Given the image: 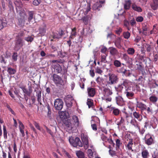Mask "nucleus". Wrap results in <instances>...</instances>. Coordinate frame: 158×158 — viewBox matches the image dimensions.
I'll list each match as a JSON object with an SVG mask.
<instances>
[{
    "mask_svg": "<svg viewBox=\"0 0 158 158\" xmlns=\"http://www.w3.org/2000/svg\"><path fill=\"white\" fill-rule=\"evenodd\" d=\"M14 3L16 6L17 12L20 16L19 19V25L21 27L23 26L25 21L27 19V16L25 11L23 8V4L20 0H16Z\"/></svg>",
    "mask_w": 158,
    "mask_h": 158,
    "instance_id": "1",
    "label": "nucleus"
},
{
    "mask_svg": "<svg viewBox=\"0 0 158 158\" xmlns=\"http://www.w3.org/2000/svg\"><path fill=\"white\" fill-rule=\"evenodd\" d=\"M54 69V72L57 73H60L62 75L65 74L67 72V68L64 66L63 68L59 64H53L52 65Z\"/></svg>",
    "mask_w": 158,
    "mask_h": 158,
    "instance_id": "2",
    "label": "nucleus"
},
{
    "mask_svg": "<svg viewBox=\"0 0 158 158\" xmlns=\"http://www.w3.org/2000/svg\"><path fill=\"white\" fill-rule=\"evenodd\" d=\"M109 80L107 83L109 85H112L117 84L118 81V76L115 74L109 73Z\"/></svg>",
    "mask_w": 158,
    "mask_h": 158,
    "instance_id": "3",
    "label": "nucleus"
},
{
    "mask_svg": "<svg viewBox=\"0 0 158 158\" xmlns=\"http://www.w3.org/2000/svg\"><path fill=\"white\" fill-rule=\"evenodd\" d=\"M144 140L145 143L148 146L152 145L155 143L154 136L149 133L145 135Z\"/></svg>",
    "mask_w": 158,
    "mask_h": 158,
    "instance_id": "4",
    "label": "nucleus"
},
{
    "mask_svg": "<svg viewBox=\"0 0 158 158\" xmlns=\"http://www.w3.org/2000/svg\"><path fill=\"white\" fill-rule=\"evenodd\" d=\"M81 139L85 149H87L89 147L88 138L87 133L84 132L81 133Z\"/></svg>",
    "mask_w": 158,
    "mask_h": 158,
    "instance_id": "5",
    "label": "nucleus"
},
{
    "mask_svg": "<svg viewBox=\"0 0 158 158\" xmlns=\"http://www.w3.org/2000/svg\"><path fill=\"white\" fill-rule=\"evenodd\" d=\"M54 106L56 110H61L63 106V102L62 100L60 98L56 99L54 102Z\"/></svg>",
    "mask_w": 158,
    "mask_h": 158,
    "instance_id": "6",
    "label": "nucleus"
},
{
    "mask_svg": "<svg viewBox=\"0 0 158 158\" xmlns=\"http://www.w3.org/2000/svg\"><path fill=\"white\" fill-rule=\"evenodd\" d=\"M53 80L55 84L57 85H63L64 83L61 77L58 75L54 74L52 75Z\"/></svg>",
    "mask_w": 158,
    "mask_h": 158,
    "instance_id": "7",
    "label": "nucleus"
},
{
    "mask_svg": "<svg viewBox=\"0 0 158 158\" xmlns=\"http://www.w3.org/2000/svg\"><path fill=\"white\" fill-rule=\"evenodd\" d=\"M24 44V41L20 38H18L15 43V50L17 51L19 50Z\"/></svg>",
    "mask_w": 158,
    "mask_h": 158,
    "instance_id": "8",
    "label": "nucleus"
},
{
    "mask_svg": "<svg viewBox=\"0 0 158 158\" xmlns=\"http://www.w3.org/2000/svg\"><path fill=\"white\" fill-rule=\"evenodd\" d=\"M64 100L68 107H70L72 106L73 98L71 95H68L66 96Z\"/></svg>",
    "mask_w": 158,
    "mask_h": 158,
    "instance_id": "9",
    "label": "nucleus"
},
{
    "mask_svg": "<svg viewBox=\"0 0 158 158\" xmlns=\"http://www.w3.org/2000/svg\"><path fill=\"white\" fill-rule=\"evenodd\" d=\"M131 87H127V88H126L125 91L124 92V94L129 99L132 98L134 95V94L132 91H131Z\"/></svg>",
    "mask_w": 158,
    "mask_h": 158,
    "instance_id": "10",
    "label": "nucleus"
},
{
    "mask_svg": "<svg viewBox=\"0 0 158 158\" xmlns=\"http://www.w3.org/2000/svg\"><path fill=\"white\" fill-rule=\"evenodd\" d=\"M65 125L66 131L69 132H72L73 130L77 127H75L73 124H72L70 122H67Z\"/></svg>",
    "mask_w": 158,
    "mask_h": 158,
    "instance_id": "11",
    "label": "nucleus"
},
{
    "mask_svg": "<svg viewBox=\"0 0 158 158\" xmlns=\"http://www.w3.org/2000/svg\"><path fill=\"white\" fill-rule=\"evenodd\" d=\"M133 116L135 119H136L139 121H141L143 119V116L141 114L136 111L133 112Z\"/></svg>",
    "mask_w": 158,
    "mask_h": 158,
    "instance_id": "12",
    "label": "nucleus"
},
{
    "mask_svg": "<svg viewBox=\"0 0 158 158\" xmlns=\"http://www.w3.org/2000/svg\"><path fill=\"white\" fill-rule=\"evenodd\" d=\"M72 121L73 122V124L75 127H77L79 126L80 122L77 116L73 115L72 117Z\"/></svg>",
    "mask_w": 158,
    "mask_h": 158,
    "instance_id": "13",
    "label": "nucleus"
},
{
    "mask_svg": "<svg viewBox=\"0 0 158 158\" xmlns=\"http://www.w3.org/2000/svg\"><path fill=\"white\" fill-rule=\"evenodd\" d=\"M141 156L142 158H148L149 156V153L145 147L142 149Z\"/></svg>",
    "mask_w": 158,
    "mask_h": 158,
    "instance_id": "14",
    "label": "nucleus"
},
{
    "mask_svg": "<svg viewBox=\"0 0 158 158\" xmlns=\"http://www.w3.org/2000/svg\"><path fill=\"white\" fill-rule=\"evenodd\" d=\"M136 106L140 109L142 111H144L146 109V105L141 102L138 101L136 102Z\"/></svg>",
    "mask_w": 158,
    "mask_h": 158,
    "instance_id": "15",
    "label": "nucleus"
},
{
    "mask_svg": "<svg viewBox=\"0 0 158 158\" xmlns=\"http://www.w3.org/2000/svg\"><path fill=\"white\" fill-rule=\"evenodd\" d=\"M82 146V143L80 139L78 137H76L75 139V141L73 146L75 147H77L78 146L81 147Z\"/></svg>",
    "mask_w": 158,
    "mask_h": 158,
    "instance_id": "16",
    "label": "nucleus"
},
{
    "mask_svg": "<svg viewBox=\"0 0 158 158\" xmlns=\"http://www.w3.org/2000/svg\"><path fill=\"white\" fill-rule=\"evenodd\" d=\"M103 94L105 97L111 95L112 94V90L109 88H105L103 89Z\"/></svg>",
    "mask_w": 158,
    "mask_h": 158,
    "instance_id": "17",
    "label": "nucleus"
},
{
    "mask_svg": "<svg viewBox=\"0 0 158 158\" xmlns=\"http://www.w3.org/2000/svg\"><path fill=\"white\" fill-rule=\"evenodd\" d=\"M117 104L119 106H122L124 104L123 99L122 97L118 96L115 98Z\"/></svg>",
    "mask_w": 158,
    "mask_h": 158,
    "instance_id": "18",
    "label": "nucleus"
},
{
    "mask_svg": "<svg viewBox=\"0 0 158 158\" xmlns=\"http://www.w3.org/2000/svg\"><path fill=\"white\" fill-rule=\"evenodd\" d=\"M149 98V100L150 102L153 104H155L156 103L158 100V98L154 94L150 95Z\"/></svg>",
    "mask_w": 158,
    "mask_h": 158,
    "instance_id": "19",
    "label": "nucleus"
},
{
    "mask_svg": "<svg viewBox=\"0 0 158 158\" xmlns=\"http://www.w3.org/2000/svg\"><path fill=\"white\" fill-rule=\"evenodd\" d=\"M88 94L89 96L93 97L95 94V91L94 88H88L87 89Z\"/></svg>",
    "mask_w": 158,
    "mask_h": 158,
    "instance_id": "20",
    "label": "nucleus"
},
{
    "mask_svg": "<svg viewBox=\"0 0 158 158\" xmlns=\"http://www.w3.org/2000/svg\"><path fill=\"white\" fill-rule=\"evenodd\" d=\"M153 2L151 4V6L153 10H156L158 7V0H153Z\"/></svg>",
    "mask_w": 158,
    "mask_h": 158,
    "instance_id": "21",
    "label": "nucleus"
},
{
    "mask_svg": "<svg viewBox=\"0 0 158 158\" xmlns=\"http://www.w3.org/2000/svg\"><path fill=\"white\" fill-rule=\"evenodd\" d=\"M110 111L112 113L115 115L117 116L120 112V110L115 107L111 106L110 107Z\"/></svg>",
    "mask_w": 158,
    "mask_h": 158,
    "instance_id": "22",
    "label": "nucleus"
},
{
    "mask_svg": "<svg viewBox=\"0 0 158 158\" xmlns=\"http://www.w3.org/2000/svg\"><path fill=\"white\" fill-rule=\"evenodd\" d=\"M102 7V5L100 4V3L97 2L94 4L93 6V9L94 10L98 11L100 10V8Z\"/></svg>",
    "mask_w": 158,
    "mask_h": 158,
    "instance_id": "23",
    "label": "nucleus"
},
{
    "mask_svg": "<svg viewBox=\"0 0 158 158\" xmlns=\"http://www.w3.org/2000/svg\"><path fill=\"white\" fill-rule=\"evenodd\" d=\"M102 7V5L100 4V3L97 2L94 4L93 6V9L94 10L98 11L100 10V8Z\"/></svg>",
    "mask_w": 158,
    "mask_h": 158,
    "instance_id": "24",
    "label": "nucleus"
},
{
    "mask_svg": "<svg viewBox=\"0 0 158 158\" xmlns=\"http://www.w3.org/2000/svg\"><path fill=\"white\" fill-rule=\"evenodd\" d=\"M130 123L135 128L139 129V123L135 119H132Z\"/></svg>",
    "mask_w": 158,
    "mask_h": 158,
    "instance_id": "25",
    "label": "nucleus"
},
{
    "mask_svg": "<svg viewBox=\"0 0 158 158\" xmlns=\"http://www.w3.org/2000/svg\"><path fill=\"white\" fill-rule=\"evenodd\" d=\"M133 144V139H129L128 142L126 147L127 148L128 150H131L133 151L132 150V146Z\"/></svg>",
    "mask_w": 158,
    "mask_h": 158,
    "instance_id": "26",
    "label": "nucleus"
},
{
    "mask_svg": "<svg viewBox=\"0 0 158 158\" xmlns=\"http://www.w3.org/2000/svg\"><path fill=\"white\" fill-rule=\"evenodd\" d=\"M7 25L6 21L5 20L0 18V30L6 27Z\"/></svg>",
    "mask_w": 158,
    "mask_h": 158,
    "instance_id": "27",
    "label": "nucleus"
},
{
    "mask_svg": "<svg viewBox=\"0 0 158 158\" xmlns=\"http://www.w3.org/2000/svg\"><path fill=\"white\" fill-rule=\"evenodd\" d=\"M132 8L134 10L137 12H141L142 11V9L141 8L135 4L132 5Z\"/></svg>",
    "mask_w": 158,
    "mask_h": 158,
    "instance_id": "28",
    "label": "nucleus"
},
{
    "mask_svg": "<svg viewBox=\"0 0 158 158\" xmlns=\"http://www.w3.org/2000/svg\"><path fill=\"white\" fill-rule=\"evenodd\" d=\"M110 48V52L111 55L114 56L118 54V52L116 48L113 47Z\"/></svg>",
    "mask_w": 158,
    "mask_h": 158,
    "instance_id": "29",
    "label": "nucleus"
},
{
    "mask_svg": "<svg viewBox=\"0 0 158 158\" xmlns=\"http://www.w3.org/2000/svg\"><path fill=\"white\" fill-rule=\"evenodd\" d=\"M114 65L116 67H120L121 66L122 64L124 65L123 64H122L120 61L118 60H115L113 62Z\"/></svg>",
    "mask_w": 158,
    "mask_h": 158,
    "instance_id": "30",
    "label": "nucleus"
},
{
    "mask_svg": "<svg viewBox=\"0 0 158 158\" xmlns=\"http://www.w3.org/2000/svg\"><path fill=\"white\" fill-rule=\"evenodd\" d=\"M36 96H37V100L39 103H40L41 104V92L40 91H38L36 92Z\"/></svg>",
    "mask_w": 158,
    "mask_h": 158,
    "instance_id": "31",
    "label": "nucleus"
},
{
    "mask_svg": "<svg viewBox=\"0 0 158 158\" xmlns=\"http://www.w3.org/2000/svg\"><path fill=\"white\" fill-rule=\"evenodd\" d=\"M96 81L98 84L102 85H103V82L104 80L103 78L99 77L97 78Z\"/></svg>",
    "mask_w": 158,
    "mask_h": 158,
    "instance_id": "32",
    "label": "nucleus"
},
{
    "mask_svg": "<svg viewBox=\"0 0 158 158\" xmlns=\"http://www.w3.org/2000/svg\"><path fill=\"white\" fill-rule=\"evenodd\" d=\"M127 52L128 54L131 55H133L135 53V50L133 48H129L127 50Z\"/></svg>",
    "mask_w": 158,
    "mask_h": 158,
    "instance_id": "33",
    "label": "nucleus"
},
{
    "mask_svg": "<svg viewBox=\"0 0 158 158\" xmlns=\"http://www.w3.org/2000/svg\"><path fill=\"white\" fill-rule=\"evenodd\" d=\"M123 88V85L122 84H119L117 86L115 87V90L119 92H121Z\"/></svg>",
    "mask_w": 158,
    "mask_h": 158,
    "instance_id": "34",
    "label": "nucleus"
},
{
    "mask_svg": "<svg viewBox=\"0 0 158 158\" xmlns=\"http://www.w3.org/2000/svg\"><path fill=\"white\" fill-rule=\"evenodd\" d=\"M76 155L78 158H84V155L83 152L81 151H77L76 152Z\"/></svg>",
    "mask_w": 158,
    "mask_h": 158,
    "instance_id": "35",
    "label": "nucleus"
},
{
    "mask_svg": "<svg viewBox=\"0 0 158 158\" xmlns=\"http://www.w3.org/2000/svg\"><path fill=\"white\" fill-rule=\"evenodd\" d=\"M40 34L42 35H44L46 33V27H40L39 29Z\"/></svg>",
    "mask_w": 158,
    "mask_h": 158,
    "instance_id": "36",
    "label": "nucleus"
},
{
    "mask_svg": "<svg viewBox=\"0 0 158 158\" xmlns=\"http://www.w3.org/2000/svg\"><path fill=\"white\" fill-rule=\"evenodd\" d=\"M124 120L123 117H121L120 120L118 122L117 125H118V128H119L120 126H123L124 124Z\"/></svg>",
    "mask_w": 158,
    "mask_h": 158,
    "instance_id": "37",
    "label": "nucleus"
},
{
    "mask_svg": "<svg viewBox=\"0 0 158 158\" xmlns=\"http://www.w3.org/2000/svg\"><path fill=\"white\" fill-rule=\"evenodd\" d=\"M123 83L121 84L123 86L126 87V88H127V86L128 85L130 82V81L127 79H123Z\"/></svg>",
    "mask_w": 158,
    "mask_h": 158,
    "instance_id": "38",
    "label": "nucleus"
},
{
    "mask_svg": "<svg viewBox=\"0 0 158 158\" xmlns=\"http://www.w3.org/2000/svg\"><path fill=\"white\" fill-rule=\"evenodd\" d=\"M34 14V12L33 11H29L28 12V14L29 15V17H28V21L30 22L31 21V20L33 18V14Z\"/></svg>",
    "mask_w": 158,
    "mask_h": 158,
    "instance_id": "39",
    "label": "nucleus"
},
{
    "mask_svg": "<svg viewBox=\"0 0 158 158\" xmlns=\"http://www.w3.org/2000/svg\"><path fill=\"white\" fill-rule=\"evenodd\" d=\"M115 44L118 48L121 49L122 47L120 44V40H116L115 42Z\"/></svg>",
    "mask_w": 158,
    "mask_h": 158,
    "instance_id": "40",
    "label": "nucleus"
},
{
    "mask_svg": "<svg viewBox=\"0 0 158 158\" xmlns=\"http://www.w3.org/2000/svg\"><path fill=\"white\" fill-rule=\"evenodd\" d=\"M21 88L25 94H26L28 96H30L31 92L30 90H28L27 89L23 87H22Z\"/></svg>",
    "mask_w": 158,
    "mask_h": 158,
    "instance_id": "41",
    "label": "nucleus"
},
{
    "mask_svg": "<svg viewBox=\"0 0 158 158\" xmlns=\"http://www.w3.org/2000/svg\"><path fill=\"white\" fill-rule=\"evenodd\" d=\"M7 71L10 75L14 74L16 72L15 70L11 68H8Z\"/></svg>",
    "mask_w": 158,
    "mask_h": 158,
    "instance_id": "42",
    "label": "nucleus"
},
{
    "mask_svg": "<svg viewBox=\"0 0 158 158\" xmlns=\"http://www.w3.org/2000/svg\"><path fill=\"white\" fill-rule=\"evenodd\" d=\"M59 114L61 118H65L66 117L65 112L64 111H60L59 112Z\"/></svg>",
    "mask_w": 158,
    "mask_h": 158,
    "instance_id": "43",
    "label": "nucleus"
},
{
    "mask_svg": "<svg viewBox=\"0 0 158 158\" xmlns=\"http://www.w3.org/2000/svg\"><path fill=\"white\" fill-rule=\"evenodd\" d=\"M120 140L118 139H117L116 141V149L117 150L119 149L120 144H121Z\"/></svg>",
    "mask_w": 158,
    "mask_h": 158,
    "instance_id": "44",
    "label": "nucleus"
},
{
    "mask_svg": "<svg viewBox=\"0 0 158 158\" xmlns=\"http://www.w3.org/2000/svg\"><path fill=\"white\" fill-rule=\"evenodd\" d=\"M107 56V55L106 54H105L101 56V62H102L106 63L107 62L106 60V56Z\"/></svg>",
    "mask_w": 158,
    "mask_h": 158,
    "instance_id": "45",
    "label": "nucleus"
},
{
    "mask_svg": "<svg viewBox=\"0 0 158 158\" xmlns=\"http://www.w3.org/2000/svg\"><path fill=\"white\" fill-rule=\"evenodd\" d=\"M144 47L146 48V50L148 52H150L151 51L152 48L151 46L148 44H146L144 45Z\"/></svg>",
    "mask_w": 158,
    "mask_h": 158,
    "instance_id": "46",
    "label": "nucleus"
},
{
    "mask_svg": "<svg viewBox=\"0 0 158 158\" xmlns=\"http://www.w3.org/2000/svg\"><path fill=\"white\" fill-rule=\"evenodd\" d=\"M123 35L125 38L128 39L130 36V34L129 32L127 31L123 32Z\"/></svg>",
    "mask_w": 158,
    "mask_h": 158,
    "instance_id": "47",
    "label": "nucleus"
},
{
    "mask_svg": "<svg viewBox=\"0 0 158 158\" xmlns=\"http://www.w3.org/2000/svg\"><path fill=\"white\" fill-rule=\"evenodd\" d=\"M137 65V69L141 71L142 72H143L144 70V68L141 64V63H140L139 64H136Z\"/></svg>",
    "mask_w": 158,
    "mask_h": 158,
    "instance_id": "48",
    "label": "nucleus"
},
{
    "mask_svg": "<svg viewBox=\"0 0 158 158\" xmlns=\"http://www.w3.org/2000/svg\"><path fill=\"white\" fill-rule=\"evenodd\" d=\"M53 39H58L60 38L59 34L57 32L53 33Z\"/></svg>",
    "mask_w": 158,
    "mask_h": 158,
    "instance_id": "49",
    "label": "nucleus"
},
{
    "mask_svg": "<svg viewBox=\"0 0 158 158\" xmlns=\"http://www.w3.org/2000/svg\"><path fill=\"white\" fill-rule=\"evenodd\" d=\"M25 40L28 42H31L33 40V38L31 36H28L27 37H25L24 38Z\"/></svg>",
    "mask_w": 158,
    "mask_h": 158,
    "instance_id": "50",
    "label": "nucleus"
},
{
    "mask_svg": "<svg viewBox=\"0 0 158 158\" xmlns=\"http://www.w3.org/2000/svg\"><path fill=\"white\" fill-rule=\"evenodd\" d=\"M87 153L90 158H92L93 157V152L91 149H89L87 150Z\"/></svg>",
    "mask_w": 158,
    "mask_h": 158,
    "instance_id": "51",
    "label": "nucleus"
},
{
    "mask_svg": "<svg viewBox=\"0 0 158 158\" xmlns=\"http://www.w3.org/2000/svg\"><path fill=\"white\" fill-rule=\"evenodd\" d=\"M76 28L75 27H74L72 29V31L71 32V34L72 36H74V37L77 35V33L76 31Z\"/></svg>",
    "mask_w": 158,
    "mask_h": 158,
    "instance_id": "52",
    "label": "nucleus"
},
{
    "mask_svg": "<svg viewBox=\"0 0 158 158\" xmlns=\"http://www.w3.org/2000/svg\"><path fill=\"white\" fill-rule=\"evenodd\" d=\"M41 3L40 0H34L33 2V4L35 6L39 5Z\"/></svg>",
    "mask_w": 158,
    "mask_h": 158,
    "instance_id": "53",
    "label": "nucleus"
},
{
    "mask_svg": "<svg viewBox=\"0 0 158 158\" xmlns=\"http://www.w3.org/2000/svg\"><path fill=\"white\" fill-rule=\"evenodd\" d=\"M131 3V1L130 0H128L127 2H126L125 4L124 5V7L125 9H128Z\"/></svg>",
    "mask_w": 158,
    "mask_h": 158,
    "instance_id": "54",
    "label": "nucleus"
},
{
    "mask_svg": "<svg viewBox=\"0 0 158 158\" xmlns=\"http://www.w3.org/2000/svg\"><path fill=\"white\" fill-rule=\"evenodd\" d=\"M18 59V55L16 52H14L12 55V59L14 61H17Z\"/></svg>",
    "mask_w": 158,
    "mask_h": 158,
    "instance_id": "55",
    "label": "nucleus"
},
{
    "mask_svg": "<svg viewBox=\"0 0 158 158\" xmlns=\"http://www.w3.org/2000/svg\"><path fill=\"white\" fill-rule=\"evenodd\" d=\"M106 142H108L110 144L112 145L114 147L115 145V143H114L113 141L111 138L110 137L109 138H108Z\"/></svg>",
    "mask_w": 158,
    "mask_h": 158,
    "instance_id": "56",
    "label": "nucleus"
},
{
    "mask_svg": "<svg viewBox=\"0 0 158 158\" xmlns=\"http://www.w3.org/2000/svg\"><path fill=\"white\" fill-rule=\"evenodd\" d=\"M130 23L131 26H135L136 22L135 19L134 18H133L130 21Z\"/></svg>",
    "mask_w": 158,
    "mask_h": 158,
    "instance_id": "57",
    "label": "nucleus"
},
{
    "mask_svg": "<svg viewBox=\"0 0 158 158\" xmlns=\"http://www.w3.org/2000/svg\"><path fill=\"white\" fill-rule=\"evenodd\" d=\"M107 50V48L105 46H102V48L101 49V51L102 53H103L105 54H106V52Z\"/></svg>",
    "mask_w": 158,
    "mask_h": 158,
    "instance_id": "58",
    "label": "nucleus"
},
{
    "mask_svg": "<svg viewBox=\"0 0 158 158\" xmlns=\"http://www.w3.org/2000/svg\"><path fill=\"white\" fill-rule=\"evenodd\" d=\"M136 20L137 22H142L143 20V18L142 16H138L136 18Z\"/></svg>",
    "mask_w": 158,
    "mask_h": 158,
    "instance_id": "59",
    "label": "nucleus"
},
{
    "mask_svg": "<svg viewBox=\"0 0 158 158\" xmlns=\"http://www.w3.org/2000/svg\"><path fill=\"white\" fill-rule=\"evenodd\" d=\"M147 113L148 114H152L153 113V110L150 107L146 108Z\"/></svg>",
    "mask_w": 158,
    "mask_h": 158,
    "instance_id": "60",
    "label": "nucleus"
},
{
    "mask_svg": "<svg viewBox=\"0 0 158 158\" xmlns=\"http://www.w3.org/2000/svg\"><path fill=\"white\" fill-rule=\"evenodd\" d=\"M101 138L102 140L106 142L108 138H107L106 136L104 134H102L101 136Z\"/></svg>",
    "mask_w": 158,
    "mask_h": 158,
    "instance_id": "61",
    "label": "nucleus"
},
{
    "mask_svg": "<svg viewBox=\"0 0 158 158\" xmlns=\"http://www.w3.org/2000/svg\"><path fill=\"white\" fill-rule=\"evenodd\" d=\"M109 153L112 156H114L116 155L115 152L111 150H109Z\"/></svg>",
    "mask_w": 158,
    "mask_h": 158,
    "instance_id": "62",
    "label": "nucleus"
},
{
    "mask_svg": "<svg viewBox=\"0 0 158 158\" xmlns=\"http://www.w3.org/2000/svg\"><path fill=\"white\" fill-rule=\"evenodd\" d=\"M82 20L83 22L85 23V24H87L88 20V19L87 17H84L82 18Z\"/></svg>",
    "mask_w": 158,
    "mask_h": 158,
    "instance_id": "63",
    "label": "nucleus"
},
{
    "mask_svg": "<svg viewBox=\"0 0 158 158\" xmlns=\"http://www.w3.org/2000/svg\"><path fill=\"white\" fill-rule=\"evenodd\" d=\"M122 29L121 28H119L118 29H117L116 30H115L116 33L118 35H120V33L122 32Z\"/></svg>",
    "mask_w": 158,
    "mask_h": 158,
    "instance_id": "64",
    "label": "nucleus"
}]
</instances>
